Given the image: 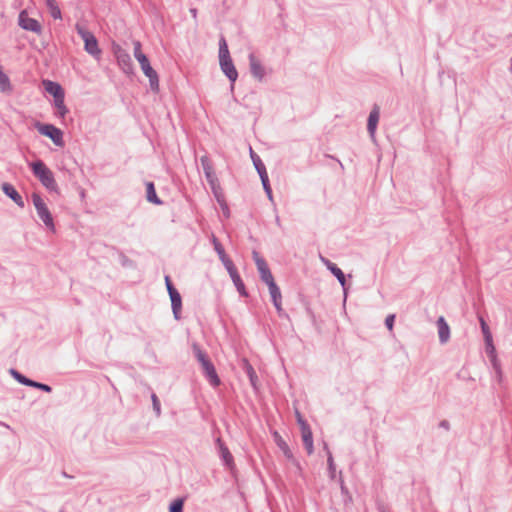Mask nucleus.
Returning <instances> with one entry per match:
<instances>
[{
  "instance_id": "6",
  "label": "nucleus",
  "mask_w": 512,
  "mask_h": 512,
  "mask_svg": "<svg viewBox=\"0 0 512 512\" xmlns=\"http://www.w3.org/2000/svg\"><path fill=\"white\" fill-rule=\"evenodd\" d=\"M35 128L38 132L46 137H49L56 146H63V132L52 124L35 123Z\"/></svg>"
},
{
  "instance_id": "25",
  "label": "nucleus",
  "mask_w": 512,
  "mask_h": 512,
  "mask_svg": "<svg viewBox=\"0 0 512 512\" xmlns=\"http://www.w3.org/2000/svg\"><path fill=\"white\" fill-rule=\"evenodd\" d=\"M212 243L214 246V250L216 251V253L219 256V259L221 260V262H223L225 259L228 258L227 254L224 250V247L222 246V244L218 241V239L215 236L212 237Z\"/></svg>"
},
{
  "instance_id": "37",
  "label": "nucleus",
  "mask_w": 512,
  "mask_h": 512,
  "mask_svg": "<svg viewBox=\"0 0 512 512\" xmlns=\"http://www.w3.org/2000/svg\"><path fill=\"white\" fill-rule=\"evenodd\" d=\"M183 500L178 498L170 504L169 512H182Z\"/></svg>"
},
{
  "instance_id": "39",
  "label": "nucleus",
  "mask_w": 512,
  "mask_h": 512,
  "mask_svg": "<svg viewBox=\"0 0 512 512\" xmlns=\"http://www.w3.org/2000/svg\"><path fill=\"white\" fill-rule=\"evenodd\" d=\"M133 46H134V57L136 58L137 61L139 59H141V57H146V55L142 52V49H141L142 46L139 41H134Z\"/></svg>"
},
{
  "instance_id": "9",
  "label": "nucleus",
  "mask_w": 512,
  "mask_h": 512,
  "mask_svg": "<svg viewBox=\"0 0 512 512\" xmlns=\"http://www.w3.org/2000/svg\"><path fill=\"white\" fill-rule=\"evenodd\" d=\"M298 416L300 415L298 414ZM298 422L301 426V434L304 447L307 450V453L311 455L314 451L312 431L309 425L303 419H301V417L298 418Z\"/></svg>"
},
{
  "instance_id": "48",
  "label": "nucleus",
  "mask_w": 512,
  "mask_h": 512,
  "mask_svg": "<svg viewBox=\"0 0 512 512\" xmlns=\"http://www.w3.org/2000/svg\"><path fill=\"white\" fill-rule=\"evenodd\" d=\"M197 12L196 8H190V13L195 20L197 19Z\"/></svg>"
},
{
  "instance_id": "2",
  "label": "nucleus",
  "mask_w": 512,
  "mask_h": 512,
  "mask_svg": "<svg viewBox=\"0 0 512 512\" xmlns=\"http://www.w3.org/2000/svg\"><path fill=\"white\" fill-rule=\"evenodd\" d=\"M193 352L197 361L201 364L203 373L213 387L220 385V378L208 355L197 344L193 345Z\"/></svg>"
},
{
  "instance_id": "20",
  "label": "nucleus",
  "mask_w": 512,
  "mask_h": 512,
  "mask_svg": "<svg viewBox=\"0 0 512 512\" xmlns=\"http://www.w3.org/2000/svg\"><path fill=\"white\" fill-rule=\"evenodd\" d=\"M146 198H147V201H149L153 204H156V205L162 204V201L158 198V196L156 194V190H155V186H154L153 182L146 183Z\"/></svg>"
},
{
  "instance_id": "28",
  "label": "nucleus",
  "mask_w": 512,
  "mask_h": 512,
  "mask_svg": "<svg viewBox=\"0 0 512 512\" xmlns=\"http://www.w3.org/2000/svg\"><path fill=\"white\" fill-rule=\"evenodd\" d=\"M10 374L14 377V379H16L19 383H21L23 385L30 386V384L32 382L31 379L25 377L24 375H22L15 369H11Z\"/></svg>"
},
{
  "instance_id": "49",
  "label": "nucleus",
  "mask_w": 512,
  "mask_h": 512,
  "mask_svg": "<svg viewBox=\"0 0 512 512\" xmlns=\"http://www.w3.org/2000/svg\"><path fill=\"white\" fill-rule=\"evenodd\" d=\"M223 212L228 216L229 215V209L226 210L224 206H221Z\"/></svg>"
},
{
  "instance_id": "11",
  "label": "nucleus",
  "mask_w": 512,
  "mask_h": 512,
  "mask_svg": "<svg viewBox=\"0 0 512 512\" xmlns=\"http://www.w3.org/2000/svg\"><path fill=\"white\" fill-rule=\"evenodd\" d=\"M436 324H437V328H438V336H439L440 343L441 344L447 343L450 339V327L447 324L445 318L443 316H440L437 319Z\"/></svg>"
},
{
  "instance_id": "29",
  "label": "nucleus",
  "mask_w": 512,
  "mask_h": 512,
  "mask_svg": "<svg viewBox=\"0 0 512 512\" xmlns=\"http://www.w3.org/2000/svg\"><path fill=\"white\" fill-rule=\"evenodd\" d=\"M253 259L257 266L258 272H261L262 270H265L266 268H268L266 261L262 257H260V255L257 251H253Z\"/></svg>"
},
{
  "instance_id": "14",
  "label": "nucleus",
  "mask_w": 512,
  "mask_h": 512,
  "mask_svg": "<svg viewBox=\"0 0 512 512\" xmlns=\"http://www.w3.org/2000/svg\"><path fill=\"white\" fill-rule=\"evenodd\" d=\"M216 444L218 445L220 457L223 460L224 464L227 467L231 468L234 463V459L228 447L224 444L221 438L216 439Z\"/></svg>"
},
{
  "instance_id": "35",
  "label": "nucleus",
  "mask_w": 512,
  "mask_h": 512,
  "mask_svg": "<svg viewBox=\"0 0 512 512\" xmlns=\"http://www.w3.org/2000/svg\"><path fill=\"white\" fill-rule=\"evenodd\" d=\"M222 263L225 266V268L227 269L230 277H232V275H235L238 273L233 261L229 257L227 259H225Z\"/></svg>"
},
{
  "instance_id": "10",
  "label": "nucleus",
  "mask_w": 512,
  "mask_h": 512,
  "mask_svg": "<svg viewBox=\"0 0 512 512\" xmlns=\"http://www.w3.org/2000/svg\"><path fill=\"white\" fill-rule=\"evenodd\" d=\"M249 64L252 76L257 80L262 81L265 76V69L253 53L249 55Z\"/></svg>"
},
{
  "instance_id": "18",
  "label": "nucleus",
  "mask_w": 512,
  "mask_h": 512,
  "mask_svg": "<svg viewBox=\"0 0 512 512\" xmlns=\"http://www.w3.org/2000/svg\"><path fill=\"white\" fill-rule=\"evenodd\" d=\"M46 91L53 95L54 99L64 98V91L62 87L53 81H44Z\"/></svg>"
},
{
  "instance_id": "27",
  "label": "nucleus",
  "mask_w": 512,
  "mask_h": 512,
  "mask_svg": "<svg viewBox=\"0 0 512 512\" xmlns=\"http://www.w3.org/2000/svg\"><path fill=\"white\" fill-rule=\"evenodd\" d=\"M268 288L273 302L281 300V292L276 283H271L270 285H268Z\"/></svg>"
},
{
  "instance_id": "50",
  "label": "nucleus",
  "mask_w": 512,
  "mask_h": 512,
  "mask_svg": "<svg viewBox=\"0 0 512 512\" xmlns=\"http://www.w3.org/2000/svg\"><path fill=\"white\" fill-rule=\"evenodd\" d=\"M380 512H391L390 510H388L387 508L385 507H381L380 508Z\"/></svg>"
},
{
  "instance_id": "15",
  "label": "nucleus",
  "mask_w": 512,
  "mask_h": 512,
  "mask_svg": "<svg viewBox=\"0 0 512 512\" xmlns=\"http://www.w3.org/2000/svg\"><path fill=\"white\" fill-rule=\"evenodd\" d=\"M322 262L326 265V267L330 270V272L337 278L341 286L345 289L346 278L343 271L336 266V264L332 263L330 260L321 257Z\"/></svg>"
},
{
  "instance_id": "8",
  "label": "nucleus",
  "mask_w": 512,
  "mask_h": 512,
  "mask_svg": "<svg viewBox=\"0 0 512 512\" xmlns=\"http://www.w3.org/2000/svg\"><path fill=\"white\" fill-rule=\"evenodd\" d=\"M19 26L27 31L37 34L42 32L41 24L34 18H30L26 11H21L19 14Z\"/></svg>"
},
{
  "instance_id": "13",
  "label": "nucleus",
  "mask_w": 512,
  "mask_h": 512,
  "mask_svg": "<svg viewBox=\"0 0 512 512\" xmlns=\"http://www.w3.org/2000/svg\"><path fill=\"white\" fill-rule=\"evenodd\" d=\"M171 299V307L174 318L176 320L181 319V308H182V299L181 295L177 290H173L171 294H169Z\"/></svg>"
},
{
  "instance_id": "26",
  "label": "nucleus",
  "mask_w": 512,
  "mask_h": 512,
  "mask_svg": "<svg viewBox=\"0 0 512 512\" xmlns=\"http://www.w3.org/2000/svg\"><path fill=\"white\" fill-rule=\"evenodd\" d=\"M231 279H232L237 291L240 293V295L247 296L245 285H244L239 273L232 275Z\"/></svg>"
},
{
  "instance_id": "46",
  "label": "nucleus",
  "mask_w": 512,
  "mask_h": 512,
  "mask_svg": "<svg viewBox=\"0 0 512 512\" xmlns=\"http://www.w3.org/2000/svg\"><path fill=\"white\" fill-rule=\"evenodd\" d=\"M484 340H485L486 346L493 344V339H492L491 333L484 335Z\"/></svg>"
},
{
  "instance_id": "34",
  "label": "nucleus",
  "mask_w": 512,
  "mask_h": 512,
  "mask_svg": "<svg viewBox=\"0 0 512 512\" xmlns=\"http://www.w3.org/2000/svg\"><path fill=\"white\" fill-rule=\"evenodd\" d=\"M486 352L493 358V365L497 369L498 373L501 374L500 367L496 363V349L494 344L486 346Z\"/></svg>"
},
{
  "instance_id": "7",
  "label": "nucleus",
  "mask_w": 512,
  "mask_h": 512,
  "mask_svg": "<svg viewBox=\"0 0 512 512\" xmlns=\"http://www.w3.org/2000/svg\"><path fill=\"white\" fill-rule=\"evenodd\" d=\"M140 67L145 74L146 77L149 79V85L153 92H159V77L157 72L152 68L150 65L149 59L146 57H141V59L138 60Z\"/></svg>"
},
{
  "instance_id": "5",
  "label": "nucleus",
  "mask_w": 512,
  "mask_h": 512,
  "mask_svg": "<svg viewBox=\"0 0 512 512\" xmlns=\"http://www.w3.org/2000/svg\"><path fill=\"white\" fill-rule=\"evenodd\" d=\"M76 31L84 41V48L86 52L92 56H98L101 53V50L98 47L97 39L93 33L80 24L76 25Z\"/></svg>"
},
{
  "instance_id": "51",
  "label": "nucleus",
  "mask_w": 512,
  "mask_h": 512,
  "mask_svg": "<svg viewBox=\"0 0 512 512\" xmlns=\"http://www.w3.org/2000/svg\"><path fill=\"white\" fill-rule=\"evenodd\" d=\"M276 224H277L278 226H280V225H281V224H280V218H279L278 216L276 217Z\"/></svg>"
},
{
  "instance_id": "17",
  "label": "nucleus",
  "mask_w": 512,
  "mask_h": 512,
  "mask_svg": "<svg viewBox=\"0 0 512 512\" xmlns=\"http://www.w3.org/2000/svg\"><path fill=\"white\" fill-rule=\"evenodd\" d=\"M2 190L3 192L11 198L18 206L24 207V202L21 197V195L16 191V189L13 187V185L9 183H3L2 184Z\"/></svg>"
},
{
  "instance_id": "36",
  "label": "nucleus",
  "mask_w": 512,
  "mask_h": 512,
  "mask_svg": "<svg viewBox=\"0 0 512 512\" xmlns=\"http://www.w3.org/2000/svg\"><path fill=\"white\" fill-rule=\"evenodd\" d=\"M151 400H152L153 410H154L156 416L159 417L161 415V405H160V401L155 393H152Z\"/></svg>"
},
{
  "instance_id": "38",
  "label": "nucleus",
  "mask_w": 512,
  "mask_h": 512,
  "mask_svg": "<svg viewBox=\"0 0 512 512\" xmlns=\"http://www.w3.org/2000/svg\"><path fill=\"white\" fill-rule=\"evenodd\" d=\"M246 372H247V375H248L249 380L251 382V385L253 387H256L257 375H256V372L253 369V367L248 364L247 367H246Z\"/></svg>"
},
{
  "instance_id": "12",
  "label": "nucleus",
  "mask_w": 512,
  "mask_h": 512,
  "mask_svg": "<svg viewBox=\"0 0 512 512\" xmlns=\"http://www.w3.org/2000/svg\"><path fill=\"white\" fill-rule=\"evenodd\" d=\"M379 117H380L379 108L377 106H375L371 110L369 117H368V122H367V130L372 139H375V134H376L377 124L379 122Z\"/></svg>"
},
{
  "instance_id": "4",
  "label": "nucleus",
  "mask_w": 512,
  "mask_h": 512,
  "mask_svg": "<svg viewBox=\"0 0 512 512\" xmlns=\"http://www.w3.org/2000/svg\"><path fill=\"white\" fill-rule=\"evenodd\" d=\"M31 198L33 205L37 211L38 217L43 221V223L49 230L54 231L55 225L53 222V217L42 197L38 193H33L31 195Z\"/></svg>"
},
{
  "instance_id": "43",
  "label": "nucleus",
  "mask_w": 512,
  "mask_h": 512,
  "mask_svg": "<svg viewBox=\"0 0 512 512\" xmlns=\"http://www.w3.org/2000/svg\"><path fill=\"white\" fill-rule=\"evenodd\" d=\"M480 324H481V330H482L483 335H487V334L491 333L487 323L485 322V320L483 318H480Z\"/></svg>"
},
{
  "instance_id": "52",
  "label": "nucleus",
  "mask_w": 512,
  "mask_h": 512,
  "mask_svg": "<svg viewBox=\"0 0 512 512\" xmlns=\"http://www.w3.org/2000/svg\"><path fill=\"white\" fill-rule=\"evenodd\" d=\"M340 483H341V488L343 489L344 488V480L342 478H340Z\"/></svg>"
},
{
  "instance_id": "42",
  "label": "nucleus",
  "mask_w": 512,
  "mask_h": 512,
  "mask_svg": "<svg viewBox=\"0 0 512 512\" xmlns=\"http://www.w3.org/2000/svg\"><path fill=\"white\" fill-rule=\"evenodd\" d=\"M394 321H395V315L394 314H390L386 317L385 319V325L387 327L388 330L392 331L393 330V326H394Z\"/></svg>"
},
{
  "instance_id": "33",
  "label": "nucleus",
  "mask_w": 512,
  "mask_h": 512,
  "mask_svg": "<svg viewBox=\"0 0 512 512\" xmlns=\"http://www.w3.org/2000/svg\"><path fill=\"white\" fill-rule=\"evenodd\" d=\"M200 162H201L204 173L214 170L213 164L208 156H206V155L202 156L200 158Z\"/></svg>"
},
{
  "instance_id": "1",
  "label": "nucleus",
  "mask_w": 512,
  "mask_h": 512,
  "mask_svg": "<svg viewBox=\"0 0 512 512\" xmlns=\"http://www.w3.org/2000/svg\"><path fill=\"white\" fill-rule=\"evenodd\" d=\"M219 64L222 72L234 83L238 78V72L231 59L226 39L223 36L219 39Z\"/></svg>"
},
{
  "instance_id": "41",
  "label": "nucleus",
  "mask_w": 512,
  "mask_h": 512,
  "mask_svg": "<svg viewBox=\"0 0 512 512\" xmlns=\"http://www.w3.org/2000/svg\"><path fill=\"white\" fill-rule=\"evenodd\" d=\"M204 174H205L206 180L209 183V185H214L215 182L219 181L214 170L206 172Z\"/></svg>"
},
{
  "instance_id": "44",
  "label": "nucleus",
  "mask_w": 512,
  "mask_h": 512,
  "mask_svg": "<svg viewBox=\"0 0 512 512\" xmlns=\"http://www.w3.org/2000/svg\"><path fill=\"white\" fill-rule=\"evenodd\" d=\"M165 283H166L167 291H168V293H169V294H171V292H172L173 290H177V289L173 286V284H172V282H171V280H170V277H169V276H166V277H165Z\"/></svg>"
},
{
  "instance_id": "32",
  "label": "nucleus",
  "mask_w": 512,
  "mask_h": 512,
  "mask_svg": "<svg viewBox=\"0 0 512 512\" xmlns=\"http://www.w3.org/2000/svg\"><path fill=\"white\" fill-rule=\"evenodd\" d=\"M260 179H261L263 188H264L268 198L271 200L272 199V190H271V187L269 184L268 174H264V175L260 176Z\"/></svg>"
},
{
  "instance_id": "23",
  "label": "nucleus",
  "mask_w": 512,
  "mask_h": 512,
  "mask_svg": "<svg viewBox=\"0 0 512 512\" xmlns=\"http://www.w3.org/2000/svg\"><path fill=\"white\" fill-rule=\"evenodd\" d=\"M250 155H251L253 164H254L259 176L267 174L265 165L263 164L262 160L251 148H250Z\"/></svg>"
},
{
  "instance_id": "24",
  "label": "nucleus",
  "mask_w": 512,
  "mask_h": 512,
  "mask_svg": "<svg viewBox=\"0 0 512 512\" xmlns=\"http://www.w3.org/2000/svg\"><path fill=\"white\" fill-rule=\"evenodd\" d=\"M324 449L327 452V463H328V472L331 479H334L336 477V467L334 464V459L332 456L331 451L328 448V445L324 443Z\"/></svg>"
},
{
  "instance_id": "30",
  "label": "nucleus",
  "mask_w": 512,
  "mask_h": 512,
  "mask_svg": "<svg viewBox=\"0 0 512 512\" xmlns=\"http://www.w3.org/2000/svg\"><path fill=\"white\" fill-rule=\"evenodd\" d=\"M55 107L58 109V113L61 117H64L68 113V109L64 104V98L54 99Z\"/></svg>"
},
{
  "instance_id": "47",
  "label": "nucleus",
  "mask_w": 512,
  "mask_h": 512,
  "mask_svg": "<svg viewBox=\"0 0 512 512\" xmlns=\"http://www.w3.org/2000/svg\"><path fill=\"white\" fill-rule=\"evenodd\" d=\"M273 304H274V306H275V308H276V310H277L278 312H281V311H282L281 300H279V301H277V302H273Z\"/></svg>"
},
{
  "instance_id": "45",
  "label": "nucleus",
  "mask_w": 512,
  "mask_h": 512,
  "mask_svg": "<svg viewBox=\"0 0 512 512\" xmlns=\"http://www.w3.org/2000/svg\"><path fill=\"white\" fill-rule=\"evenodd\" d=\"M439 427L448 431L450 429V423L447 420H442L439 423Z\"/></svg>"
},
{
  "instance_id": "31",
  "label": "nucleus",
  "mask_w": 512,
  "mask_h": 512,
  "mask_svg": "<svg viewBox=\"0 0 512 512\" xmlns=\"http://www.w3.org/2000/svg\"><path fill=\"white\" fill-rule=\"evenodd\" d=\"M260 274V278L263 282H265L267 285H270L271 283H275L274 281V278H273V275L268 268H266L265 270H262L261 272H259Z\"/></svg>"
},
{
  "instance_id": "3",
  "label": "nucleus",
  "mask_w": 512,
  "mask_h": 512,
  "mask_svg": "<svg viewBox=\"0 0 512 512\" xmlns=\"http://www.w3.org/2000/svg\"><path fill=\"white\" fill-rule=\"evenodd\" d=\"M32 172L41 184L49 191H57L58 186L55 181L53 172L41 160H37L30 164Z\"/></svg>"
},
{
  "instance_id": "19",
  "label": "nucleus",
  "mask_w": 512,
  "mask_h": 512,
  "mask_svg": "<svg viewBox=\"0 0 512 512\" xmlns=\"http://www.w3.org/2000/svg\"><path fill=\"white\" fill-rule=\"evenodd\" d=\"M274 440L279 449L283 452L284 456L289 460H294L292 451L290 450L286 441L279 435L278 432L274 433Z\"/></svg>"
},
{
  "instance_id": "40",
  "label": "nucleus",
  "mask_w": 512,
  "mask_h": 512,
  "mask_svg": "<svg viewBox=\"0 0 512 512\" xmlns=\"http://www.w3.org/2000/svg\"><path fill=\"white\" fill-rule=\"evenodd\" d=\"M30 387H34V388H38L42 391H45V392H51L52 388L47 385V384H43V383H40V382H36V381H33L31 382L30 384Z\"/></svg>"
},
{
  "instance_id": "16",
  "label": "nucleus",
  "mask_w": 512,
  "mask_h": 512,
  "mask_svg": "<svg viewBox=\"0 0 512 512\" xmlns=\"http://www.w3.org/2000/svg\"><path fill=\"white\" fill-rule=\"evenodd\" d=\"M117 61L124 73H126V74L133 73V64H132L131 57L128 53H126L124 51L120 52L117 55Z\"/></svg>"
},
{
  "instance_id": "21",
  "label": "nucleus",
  "mask_w": 512,
  "mask_h": 512,
  "mask_svg": "<svg viewBox=\"0 0 512 512\" xmlns=\"http://www.w3.org/2000/svg\"><path fill=\"white\" fill-rule=\"evenodd\" d=\"M45 4L49 9L50 15L54 19H61L62 14L56 0H45Z\"/></svg>"
},
{
  "instance_id": "22",
  "label": "nucleus",
  "mask_w": 512,
  "mask_h": 512,
  "mask_svg": "<svg viewBox=\"0 0 512 512\" xmlns=\"http://www.w3.org/2000/svg\"><path fill=\"white\" fill-rule=\"evenodd\" d=\"M211 187V190L217 200V202L219 203L220 206H224L226 210H228V206L225 202V199H224V196H223V193H222V189L220 187V184H219V181L218 182H215L214 185H210Z\"/></svg>"
}]
</instances>
